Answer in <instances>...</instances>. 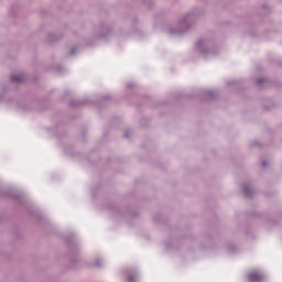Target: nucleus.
<instances>
[{
  "label": "nucleus",
  "mask_w": 282,
  "mask_h": 282,
  "mask_svg": "<svg viewBox=\"0 0 282 282\" xmlns=\"http://www.w3.org/2000/svg\"><path fill=\"white\" fill-rule=\"evenodd\" d=\"M245 195L249 196L250 195V187L246 186L243 188Z\"/></svg>",
  "instance_id": "7ed1b4c3"
},
{
  "label": "nucleus",
  "mask_w": 282,
  "mask_h": 282,
  "mask_svg": "<svg viewBox=\"0 0 282 282\" xmlns=\"http://www.w3.org/2000/svg\"><path fill=\"white\" fill-rule=\"evenodd\" d=\"M11 80H12L13 83H19V82H21V78H20V77H17V76H12V77H11Z\"/></svg>",
  "instance_id": "f03ea898"
},
{
  "label": "nucleus",
  "mask_w": 282,
  "mask_h": 282,
  "mask_svg": "<svg viewBox=\"0 0 282 282\" xmlns=\"http://www.w3.org/2000/svg\"><path fill=\"white\" fill-rule=\"evenodd\" d=\"M263 279H264L263 275L259 271H251L248 274L249 282H261L263 281Z\"/></svg>",
  "instance_id": "f257e3e1"
}]
</instances>
